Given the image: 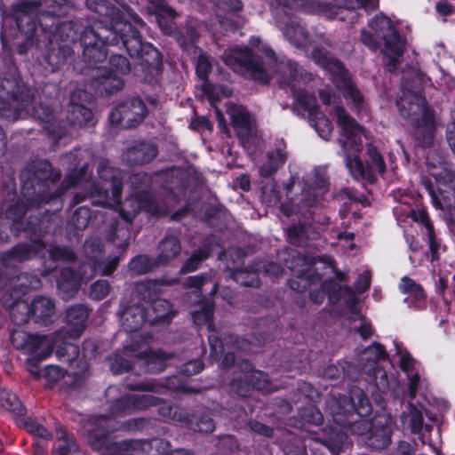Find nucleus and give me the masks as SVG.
<instances>
[{"mask_svg": "<svg viewBox=\"0 0 455 455\" xmlns=\"http://www.w3.org/2000/svg\"><path fill=\"white\" fill-rule=\"evenodd\" d=\"M156 283L161 284H172L176 283V280H172V282H164L163 280L156 281H147L142 283H138L136 284V291L140 299L153 304V301L158 299V292L156 289Z\"/></svg>", "mask_w": 455, "mask_h": 455, "instance_id": "49", "label": "nucleus"}, {"mask_svg": "<svg viewBox=\"0 0 455 455\" xmlns=\"http://www.w3.org/2000/svg\"><path fill=\"white\" fill-rule=\"evenodd\" d=\"M97 172L100 181L92 185V203L106 208H114L121 203L124 188L123 175L119 169L110 166L107 159L100 161Z\"/></svg>", "mask_w": 455, "mask_h": 455, "instance_id": "7", "label": "nucleus"}, {"mask_svg": "<svg viewBox=\"0 0 455 455\" xmlns=\"http://www.w3.org/2000/svg\"><path fill=\"white\" fill-rule=\"evenodd\" d=\"M23 426L28 433L44 440H51L53 436L50 430H48L44 426L37 423L31 417H27L24 419Z\"/></svg>", "mask_w": 455, "mask_h": 455, "instance_id": "63", "label": "nucleus"}, {"mask_svg": "<svg viewBox=\"0 0 455 455\" xmlns=\"http://www.w3.org/2000/svg\"><path fill=\"white\" fill-rule=\"evenodd\" d=\"M88 10L97 13L105 23V33L112 34L114 44H121L132 59L140 60L141 81L158 82L163 72V56L157 48L143 39L140 31L124 18V13L109 0H85Z\"/></svg>", "mask_w": 455, "mask_h": 455, "instance_id": "2", "label": "nucleus"}, {"mask_svg": "<svg viewBox=\"0 0 455 455\" xmlns=\"http://www.w3.org/2000/svg\"><path fill=\"white\" fill-rule=\"evenodd\" d=\"M25 38L27 43L36 44L41 52L43 62L51 68L52 72L61 68L74 54L70 45L42 36L38 31L32 39Z\"/></svg>", "mask_w": 455, "mask_h": 455, "instance_id": "13", "label": "nucleus"}, {"mask_svg": "<svg viewBox=\"0 0 455 455\" xmlns=\"http://www.w3.org/2000/svg\"><path fill=\"white\" fill-rule=\"evenodd\" d=\"M346 166L352 177L356 180H367L370 184L376 181V176L373 171L365 165L360 156H354L346 157Z\"/></svg>", "mask_w": 455, "mask_h": 455, "instance_id": "40", "label": "nucleus"}, {"mask_svg": "<svg viewBox=\"0 0 455 455\" xmlns=\"http://www.w3.org/2000/svg\"><path fill=\"white\" fill-rule=\"evenodd\" d=\"M310 58L331 76L333 82L347 72L343 63L322 45H316L312 49Z\"/></svg>", "mask_w": 455, "mask_h": 455, "instance_id": "23", "label": "nucleus"}, {"mask_svg": "<svg viewBox=\"0 0 455 455\" xmlns=\"http://www.w3.org/2000/svg\"><path fill=\"white\" fill-rule=\"evenodd\" d=\"M346 439L347 435L344 433L333 429H331L327 436L316 438L331 455H338L341 451Z\"/></svg>", "mask_w": 455, "mask_h": 455, "instance_id": "51", "label": "nucleus"}, {"mask_svg": "<svg viewBox=\"0 0 455 455\" xmlns=\"http://www.w3.org/2000/svg\"><path fill=\"white\" fill-rule=\"evenodd\" d=\"M397 107L401 115L414 128L416 144L422 148L432 147L435 134V111L429 108L426 98L417 97L415 100L408 102V108L398 101Z\"/></svg>", "mask_w": 455, "mask_h": 455, "instance_id": "6", "label": "nucleus"}, {"mask_svg": "<svg viewBox=\"0 0 455 455\" xmlns=\"http://www.w3.org/2000/svg\"><path fill=\"white\" fill-rule=\"evenodd\" d=\"M140 212L155 218L167 217L170 214L169 206L165 202L156 201L146 194L138 195L134 199L126 201L118 211V216L124 222L125 227L120 228L119 220H114L109 228V235L112 239L119 236L124 238V248L129 245L130 226Z\"/></svg>", "mask_w": 455, "mask_h": 455, "instance_id": "5", "label": "nucleus"}, {"mask_svg": "<svg viewBox=\"0 0 455 455\" xmlns=\"http://www.w3.org/2000/svg\"><path fill=\"white\" fill-rule=\"evenodd\" d=\"M49 259L53 262H75L76 254L68 245H50L48 248Z\"/></svg>", "mask_w": 455, "mask_h": 455, "instance_id": "53", "label": "nucleus"}, {"mask_svg": "<svg viewBox=\"0 0 455 455\" xmlns=\"http://www.w3.org/2000/svg\"><path fill=\"white\" fill-rule=\"evenodd\" d=\"M36 116L43 124V129L55 141L59 142L67 134L63 121L57 122L54 110L50 106L40 104L35 109Z\"/></svg>", "mask_w": 455, "mask_h": 455, "instance_id": "26", "label": "nucleus"}, {"mask_svg": "<svg viewBox=\"0 0 455 455\" xmlns=\"http://www.w3.org/2000/svg\"><path fill=\"white\" fill-rule=\"evenodd\" d=\"M309 6L312 10L318 14H322L330 20L339 19L344 20V17L341 15L344 12V8L333 5L326 2L312 1L309 3Z\"/></svg>", "mask_w": 455, "mask_h": 455, "instance_id": "52", "label": "nucleus"}, {"mask_svg": "<svg viewBox=\"0 0 455 455\" xmlns=\"http://www.w3.org/2000/svg\"><path fill=\"white\" fill-rule=\"evenodd\" d=\"M146 359L147 371L159 373L165 370L166 361L172 356L167 352L157 349L153 351L149 349L144 353Z\"/></svg>", "mask_w": 455, "mask_h": 455, "instance_id": "43", "label": "nucleus"}, {"mask_svg": "<svg viewBox=\"0 0 455 455\" xmlns=\"http://www.w3.org/2000/svg\"><path fill=\"white\" fill-rule=\"evenodd\" d=\"M12 346L25 354H34L51 343L47 335L29 334L25 331H13L11 335Z\"/></svg>", "mask_w": 455, "mask_h": 455, "instance_id": "27", "label": "nucleus"}, {"mask_svg": "<svg viewBox=\"0 0 455 455\" xmlns=\"http://www.w3.org/2000/svg\"><path fill=\"white\" fill-rule=\"evenodd\" d=\"M231 276L243 286L258 288L261 284L259 275L255 271L237 268L232 271Z\"/></svg>", "mask_w": 455, "mask_h": 455, "instance_id": "56", "label": "nucleus"}, {"mask_svg": "<svg viewBox=\"0 0 455 455\" xmlns=\"http://www.w3.org/2000/svg\"><path fill=\"white\" fill-rule=\"evenodd\" d=\"M299 415L304 421L309 424L319 426L323 423V415L315 405L304 406L300 409Z\"/></svg>", "mask_w": 455, "mask_h": 455, "instance_id": "64", "label": "nucleus"}, {"mask_svg": "<svg viewBox=\"0 0 455 455\" xmlns=\"http://www.w3.org/2000/svg\"><path fill=\"white\" fill-rule=\"evenodd\" d=\"M163 399L152 395H126L113 400L108 411L113 417H122L158 405Z\"/></svg>", "mask_w": 455, "mask_h": 455, "instance_id": "16", "label": "nucleus"}, {"mask_svg": "<svg viewBox=\"0 0 455 455\" xmlns=\"http://www.w3.org/2000/svg\"><path fill=\"white\" fill-rule=\"evenodd\" d=\"M159 413L168 418L169 419L183 424V421L188 420V410L184 407L177 405H166L159 409Z\"/></svg>", "mask_w": 455, "mask_h": 455, "instance_id": "62", "label": "nucleus"}, {"mask_svg": "<svg viewBox=\"0 0 455 455\" xmlns=\"http://www.w3.org/2000/svg\"><path fill=\"white\" fill-rule=\"evenodd\" d=\"M0 91L6 94L8 107L0 108V116L17 119L21 111L28 110L34 100L33 90L23 84L20 76L12 73L0 74Z\"/></svg>", "mask_w": 455, "mask_h": 455, "instance_id": "9", "label": "nucleus"}, {"mask_svg": "<svg viewBox=\"0 0 455 455\" xmlns=\"http://www.w3.org/2000/svg\"><path fill=\"white\" fill-rule=\"evenodd\" d=\"M192 319L196 325H207V329L212 334H215L216 328L213 320L214 306L213 304H205L198 310L191 314Z\"/></svg>", "mask_w": 455, "mask_h": 455, "instance_id": "46", "label": "nucleus"}, {"mask_svg": "<svg viewBox=\"0 0 455 455\" xmlns=\"http://www.w3.org/2000/svg\"><path fill=\"white\" fill-rule=\"evenodd\" d=\"M92 71V86L100 95H111L124 88V80L108 68L99 67Z\"/></svg>", "mask_w": 455, "mask_h": 455, "instance_id": "21", "label": "nucleus"}, {"mask_svg": "<svg viewBox=\"0 0 455 455\" xmlns=\"http://www.w3.org/2000/svg\"><path fill=\"white\" fill-rule=\"evenodd\" d=\"M388 358L389 356L384 345L377 341L372 342L371 345L367 347L362 355V360L367 362L369 370L379 367V362L387 361Z\"/></svg>", "mask_w": 455, "mask_h": 455, "instance_id": "44", "label": "nucleus"}, {"mask_svg": "<svg viewBox=\"0 0 455 455\" xmlns=\"http://www.w3.org/2000/svg\"><path fill=\"white\" fill-rule=\"evenodd\" d=\"M188 429L194 432L210 434L215 429V421L212 413L206 408L196 410L192 413L188 411V420L182 424Z\"/></svg>", "mask_w": 455, "mask_h": 455, "instance_id": "32", "label": "nucleus"}, {"mask_svg": "<svg viewBox=\"0 0 455 455\" xmlns=\"http://www.w3.org/2000/svg\"><path fill=\"white\" fill-rule=\"evenodd\" d=\"M61 177L48 160H36L28 164L20 172V179L22 183L21 194L25 200H17L5 208L4 206L3 217L24 230L28 237L44 236L49 230L48 217L39 212L44 204L55 205L59 211L62 207V196L65 188L59 187L51 190Z\"/></svg>", "mask_w": 455, "mask_h": 455, "instance_id": "1", "label": "nucleus"}, {"mask_svg": "<svg viewBox=\"0 0 455 455\" xmlns=\"http://www.w3.org/2000/svg\"><path fill=\"white\" fill-rule=\"evenodd\" d=\"M210 346V357L215 361H220V367L229 369L235 364V355L234 352H225L224 342L216 334L208 337Z\"/></svg>", "mask_w": 455, "mask_h": 455, "instance_id": "36", "label": "nucleus"}, {"mask_svg": "<svg viewBox=\"0 0 455 455\" xmlns=\"http://www.w3.org/2000/svg\"><path fill=\"white\" fill-rule=\"evenodd\" d=\"M2 395V406L4 409L18 416L25 415L26 408L16 395L4 391Z\"/></svg>", "mask_w": 455, "mask_h": 455, "instance_id": "59", "label": "nucleus"}, {"mask_svg": "<svg viewBox=\"0 0 455 455\" xmlns=\"http://www.w3.org/2000/svg\"><path fill=\"white\" fill-rule=\"evenodd\" d=\"M334 83L339 91L342 92L343 97L346 100H351L353 108L356 110L357 114L367 112V103L364 97L349 78L347 72Z\"/></svg>", "mask_w": 455, "mask_h": 455, "instance_id": "31", "label": "nucleus"}, {"mask_svg": "<svg viewBox=\"0 0 455 455\" xmlns=\"http://www.w3.org/2000/svg\"><path fill=\"white\" fill-rule=\"evenodd\" d=\"M230 123L242 145L249 143L253 135L254 124L250 112L243 107H237L230 112Z\"/></svg>", "mask_w": 455, "mask_h": 455, "instance_id": "24", "label": "nucleus"}, {"mask_svg": "<svg viewBox=\"0 0 455 455\" xmlns=\"http://www.w3.org/2000/svg\"><path fill=\"white\" fill-rule=\"evenodd\" d=\"M109 68L114 74L117 76H124L130 73L131 71V63L129 60L121 54H112L110 55L109 60Z\"/></svg>", "mask_w": 455, "mask_h": 455, "instance_id": "58", "label": "nucleus"}, {"mask_svg": "<svg viewBox=\"0 0 455 455\" xmlns=\"http://www.w3.org/2000/svg\"><path fill=\"white\" fill-rule=\"evenodd\" d=\"M213 59L206 53L201 52L196 60V75L202 81V90L205 94L212 93L214 85L210 82L209 76L212 71Z\"/></svg>", "mask_w": 455, "mask_h": 455, "instance_id": "38", "label": "nucleus"}, {"mask_svg": "<svg viewBox=\"0 0 455 455\" xmlns=\"http://www.w3.org/2000/svg\"><path fill=\"white\" fill-rule=\"evenodd\" d=\"M18 282L20 283L16 284L9 294L12 302L9 304L6 295H4L3 297V305L4 307L9 308L12 323L16 325H23L27 323H18L15 321V317H20L27 313V309H22L20 304H28V302L21 299V297L26 295L30 290L38 288L41 284V280L35 275L23 273L18 276Z\"/></svg>", "mask_w": 455, "mask_h": 455, "instance_id": "14", "label": "nucleus"}, {"mask_svg": "<svg viewBox=\"0 0 455 455\" xmlns=\"http://www.w3.org/2000/svg\"><path fill=\"white\" fill-rule=\"evenodd\" d=\"M148 310L141 305H132L123 314V327L128 332H135L148 322Z\"/></svg>", "mask_w": 455, "mask_h": 455, "instance_id": "35", "label": "nucleus"}, {"mask_svg": "<svg viewBox=\"0 0 455 455\" xmlns=\"http://www.w3.org/2000/svg\"><path fill=\"white\" fill-rule=\"evenodd\" d=\"M158 266L156 258H151L147 254L136 255L128 263L129 269L135 275L147 274Z\"/></svg>", "mask_w": 455, "mask_h": 455, "instance_id": "48", "label": "nucleus"}, {"mask_svg": "<svg viewBox=\"0 0 455 455\" xmlns=\"http://www.w3.org/2000/svg\"><path fill=\"white\" fill-rule=\"evenodd\" d=\"M89 317V309L83 304H76L66 310V321L68 329L66 334L72 339H78L86 328Z\"/></svg>", "mask_w": 455, "mask_h": 455, "instance_id": "28", "label": "nucleus"}, {"mask_svg": "<svg viewBox=\"0 0 455 455\" xmlns=\"http://www.w3.org/2000/svg\"><path fill=\"white\" fill-rule=\"evenodd\" d=\"M318 236L316 227L307 220H299L286 228V241L294 246L306 247L309 240H315Z\"/></svg>", "mask_w": 455, "mask_h": 455, "instance_id": "25", "label": "nucleus"}, {"mask_svg": "<svg viewBox=\"0 0 455 455\" xmlns=\"http://www.w3.org/2000/svg\"><path fill=\"white\" fill-rule=\"evenodd\" d=\"M287 145L283 139L275 143V148L267 153L266 161L259 167V175L262 178L268 179L275 174L288 158L286 150Z\"/></svg>", "mask_w": 455, "mask_h": 455, "instance_id": "29", "label": "nucleus"}, {"mask_svg": "<svg viewBox=\"0 0 455 455\" xmlns=\"http://www.w3.org/2000/svg\"><path fill=\"white\" fill-rule=\"evenodd\" d=\"M53 352V347L51 344H47L46 347L40 352L34 354H28V357L26 360L28 371L37 379L40 378L39 364L42 361L48 358Z\"/></svg>", "mask_w": 455, "mask_h": 455, "instance_id": "55", "label": "nucleus"}, {"mask_svg": "<svg viewBox=\"0 0 455 455\" xmlns=\"http://www.w3.org/2000/svg\"><path fill=\"white\" fill-rule=\"evenodd\" d=\"M434 180L423 177L421 185L436 209L451 212L455 209V174L447 169L434 174Z\"/></svg>", "mask_w": 455, "mask_h": 455, "instance_id": "11", "label": "nucleus"}, {"mask_svg": "<svg viewBox=\"0 0 455 455\" xmlns=\"http://www.w3.org/2000/svg\"><path fill=\"white\" fill-rule=\"evenodd\" d=\"M330 412L335 424L359 435H366L365 443L376 451L386 449L391 443L392 426L387 417L374 418L369 421L372 406L359 387L350 389L349 395H339L329 403Z\"/></svg>", "mask_w": 455, "mask_h": 455, "instance_id": "3", "label": "nucleus"}, {"mask_svg": "<svg viewBox=\"0 0 455 455\" xmlns=\"http://www.w3.org/2000/svg\"><path fill=\"white\" fill-rule=\"evenodd\" d=\"M158 255L156 259L159 265H166L181 252V244L178 236L166 234L158 243Z\"/></svg>", "mask_w": 455, "mask_h": 455, "instance_id": "34", "label": "nucleus"}, {"mask_svg": "<svg viewBox=\"0 0 455 455\" xmlns=\"http://www.w3.org/2000/svg\"><path fill=\"white\" fill-rule=\"evenodd\" d=\"M222 60L234 72L244 77L261 84H267L270 82V76L264 67L263 59L248 46L235 45L226 50Z\"/></svg>", "mask_w": 455, "mask_h": 455, "instance_id": "8", "label": "nucleus"}, {"mask_svg": "<svg viewBox=\"0 0 455 455\" xmlns=\"http://www.w3.org/2000/svg\"><path fill=\"white\" fill-rule=\"evenodd\" d=\"M20 306L22 309H27V313L20 317H15L18 323H28L32 319L36 323L46 326L53 322L55 303L50 298L36 296L30 304H20Z\"/></svg>", "mask_w": 455, "mask_h": 455, "instance_id": "19", "label": "nucleus"}, {"mask_svg": "<svg viewBox=\"0 0 455 455\" xmlns=\"http://www.w3.org/2000/svg\"><path fill=\"white\" fill-rule=\"evenodd\" d=\"M112 34L96 32L92 27H87L83 29L80 36V45L83 49L82 58L85 67L81 69V73H86L85 68L94 69L99 68V64L106 60L108 57L107 45H116L124 48L121 44H114Z\"/></svg>", "mask_w": 455, "mask_h": 455, "instance_id": "10", "label": "nucleus"}, {"mask_svg": "<svg viewBox=\"0 0 455 455\" xmlns=\"http://www.w3.org/2000/svg\"><path fill=\"white\" fill-rule=\"evenodd\" d=\"M415 223L426 229L425 239L428 244L432 261L439 259L441 240L437 238L434 224L426 208L411 209L408 215Z\"/></svg>", "mask_w": 455, "mask_h": 455, "instance_id": "22", "label": "nucleus"}, {"mask_svg": "<svg viewBox=\"0 0 455 455\" xmlns=\"http://www.w3.org/2000/svg\"><path fill=\"white\" fill-rule=\"evenodd\" d=\"M158 153V148L155 143L140 140L127 148L122 157L127 165L138 166L151 163Z\"/></svg>", "mask_w": 455, "mask_h": 455, "instance_id": "20", "label": "nucleus"}, {"mask_svg": "<svg viewBox=\"0 0 455 455\" xmlns=\"http://www.w3.org/2000/svg\"><path fill=\"white\" fill-rule=\"evenodd\" d=\"M29 243H18L10 250L1 253L0 260L5 267H14L16 263H22L34 259L46 248L42 237L32 236Z\"/></svg>", "mask_w": 455, "mask_h": 455, "instance_id": "18", "label": "nucleus"}, {"mask_svg": "<svg viewBox=\"0 0 455 455\" xmlns=\"http://www.w3.org/2000/svg\"><path fill=\"white\" fill-rule=\"evenodd\" d=\"M70 338L61 331H58L51 339V345L55 349V355L60 362L71 364L75 362L80 354V348L77 344L69 341Z\"/></svg>", "mask_w": 455, "mask_h": 455, "instance_id": "30", "label": "nucleus"}, {"mask_svg": "<svg viewBox=\"0 0 455 455\" xmlns=\"http://www.w3.org/2000/svg\"><path fill=\"white\" fill-rule=\"evenodd\" d=\"M125 386L131 391L153 392L159 395L164 394L166 389L186 394L195 392L193 388L187 385L184 377L178 375L170 376L163 380L146 379L136 382L127 381Z\"/></svg>", "mask_w": 455, "mask_h": 455, "instance_id": "15", "label": "nucleus"}, {"mask_svg": "<svg viewBox=\"0 0 455 455\" xmlns=\"http://www.w3.org/2000/svg\"><path fill=\"white\" fill-rule=\"evenodd\" d=\"M246 364V375L250 380V384L253 390L265 391L269 390L271 387V380L267 373L263 371L254 370L252 363L248 361Z\"/></svg>", "mask_w": 455, "mask_h": 455, "instance_id": "45", "label": "nucleus"}, {"mask_svg": "<svg viewBox=\"0 0 455 455\" xmlns=\"http://www.w3.org/2000/svg\"><path fill=\"white\" fill-rule=\"evenodd\" d=\"M148 115V108L139 97H132L118 104L108 116L109 121L115 125L122 124L127 120L129 128L136 127Z\"/></svg>", "mask_w": 455, "mask_h": 455, "instance_id": "17", "label": "nucleus"}, {"mask_svg": "<svg viewBox=\"0 0 455 455\" xmlns=\"http://www.w3.org/2000/svg\"><path fill=\"white\" fill-rule=\"evenodd\" d=\"M151 307L154 313V317L150 321L151 324L169 323L175 315L172 304L165 299L158 298L153 301Z\"/></svg>", "mask_w": 455, "mask_h": 455, "instance_id": "42", "label": "nucleus"}, {"mask_svg": "<svg viewBox=\"0 0 455 455\" xmlns=\"http://www.w3.org/2000/svg\"><path fill=\"white\" fill-rule=\"evenodd\" d=\"M322 275L320 274H312L309 273L308 270L303 269L299 271L297 279L292 278L288 281V285L292 291L302 293L311 283H315L316 281H320Z\"/></svg>", "mask_w": 455, "mask_h": 455, "instance_id": "50", "label": "nucleus"}, {"mask_svg": "<svg viewBox=\"0 0 455 455\" xmlns=\"http://www.w3.org/2000/svg\"><path fill=\"white\" fill-rule=\"evenodd\" d=\"M355 367L353 363L347 361L339 362V365H329L325 370V375L332 379H338L342 378L343 379H353L355 377L353 376V371Z\"/></svg>", "mask_w": 455, "mask_h": 455, "instance_id": "54", "label": "nucleus"}, {"mask_svg": "<svg viewBox=\"0 0 455 455\" xmlns=\"http://www.w3.org/2000/svg\"><path fill=\"white\" fill-rule=\"evenodd\" d=\"M91 217V209L88 206H80L73 212L71 224L77 230H84L89 225Z\"/></svg>", "mask_w": 455, "mask_h": 455, "instance_id": "60", "label": "nucleus"}, {"mask_svg": "<svg viewBox=\"0 0 455 455\" xmlns=\"http://www.w3.org/2000/svg\"><path fill=\"white\" fill-rule=\"evenodd\" d=\"M230 390L241 397H249L253 392L246 372L234 377L229 383Z\"/></svg>", "mask_w": 455, "mask_h": 455, "instance_id": "57", "label": "nucleus"}, {"mask_svg": "<svg viewBox=\"0 0 455 455\" xmlns=\"http://www.w3.org/2000/svg\"><path fill=\"white\" fill-rule=\"evenodd\" d=\"M385 48L392 54L401 56L404 51V42L394 25L387 32L383 34L381 37Z\"/></svg>", "mask_w": 455, "mask_h": 455, "instance_id": "47", "label": "nucleus"}, {"mask_svg": "<svg viewBox=\"0 0 455 455\" xmlns=\"http://www.w3.org/2000/svg\"><path fill=\"white\" fill-rule=\"evenodd\" d=\"M337 124L341 129L342 136L347 140H353L360 132L362 126L357 121L349 116L342 105H337L334 108Z\"/></svg>", "mask_w": 455, "mask_h": 455, "instance_id": "37", "label": "nucleus"}, {"mask_svg": "<svg viewBox=\"0 0 455 455\" xmlns=\"http://www.w3.org/2000/svg\"><path fill=\"white\" fill-rule=\"evenodd\" d=\"M57 286L58 289L67 296H72L80 289V276L73 267H63L60 272Z\"/></svg>", "mask_w": 455, "mask_h": 455, "instance_id": "39", "label": "nucleus"}, {"mask_svg": "<svg viewBox=\"0 0 455 455\" xmlns=\"http://www.w3.org/2000/svg\"><path fill=\"white\" fill-rule=\"evenodd\" d=\"M281 25L283 36L294 46L301 48L308 43L309 33L297 17H288L287 21Z\"/></svg>", "mask_w": 455, "mask_h": 455, "instance_id": "33", "label": "nucleus"}, {"mask_svg": "<svg viewBox=\"0 0 455 455\" xmlns=\"http://www.w3.org/2000/svg\"><path fill=\"white\" fill-rule=\"evenodd\" d=\"M295 103L304 111L312 116H323V112L320 109L316 103V98L314 94L309 93L306 90L293 91Z\"/></svg>", "mask_w": 455, "mask_h": 455, "instance_id": "41", "label": "nucleus"}, {"mask_svg": "<svg viewBox=\"0 0 455 455\" xmlns=\"http://www.w3.org/2000/svg\"><path fill=\"white\" fill-rule=\"evenodd\" d=\"M111 431L103 426H95L87 431V443L92 451L106 450L109 455H128L127 451L143 449L144 441L139 439H124L110 442Z\"/></svg>", "mask_w": 455, "mask_h": 455, "instance_id": "12", "label": "nucleus"}, {"mask_svg": "<svg viewBox=\"0 0 455 455\" xmlns=\"http://www.w3.org/2000/svg\"><path fill=\"white\" fill-rule=\"evenodd\" d=\"M368 26L374 31L379 38L387 32L393 26V22L387 16L384 14H377L369 20Z\"/></svg>", "mask_w": 455, "mask_h": 455, "instance_id": "61", "label": "nucleus"}, {"mask_svg": "<svg viewBox=\"0 0 455 455\" xmlns=\"http://www.w3.org/2000/svg\"><path fill=\"white\" fill-rule=\"evenodd\" d=\"M44 0H19L11 7L20 33L32 39L38 33L60 43L70 45L80 41L84 26L81 19L69 18L57 12H43Z\"/></svg>", "mask_w": 455, "mask_h": 455, "instance_id": "4", "label": "nucleus"}]
</instances>
